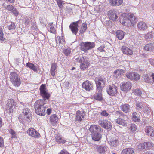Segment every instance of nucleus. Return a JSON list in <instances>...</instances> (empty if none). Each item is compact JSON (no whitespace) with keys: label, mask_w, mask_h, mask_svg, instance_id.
I'll list each match as a JSON object with an SVG mask.
<instances>
[{"label":"nucleus","mask_w":154,"mask_h":154,"mask_svg":"<svg viewBox=\"0 0 154 154\" xmlns=\"http://www.w3.org/2000/svg\"><path fill=\"white\" fill-rule=\"evenodd\" d=\"M40 91L41 95L44 99V100H39L35 103L34 105L36 113L39 115L44 116L45 114L46 108L44 101L45 99H48L50 97L49 94L46 91L45 86L42 84L40 87Z\"/></svg>","instance_id":"f257e3e1"},{"label":"nucleus","mask_w":154,"mask_h":154,"mask_svg":"<svg viewBox=\"0 0 154 154\" xmlns=\"http://www.w3.org/2000/svg\"><path fill=\"white\" fill-rule=\"evenodd\" d=\"M17 74L14 72H11L10 76V81L13 85L18 87L21 84V81Z\"/></svg>","instance_id":"f03ea898"},{"label":"nucleus","mask_w":154,"mask_h":154,"mask_svg":"<svg viewBox=\"0 0 154 154\" xmlns=\"http://www.w3.org/2000/svg\"><path fill=\"white\" fill-rule=\"evenodd\" d=\"M81 50L85 52L93 48L95 46V44L94 42H82L80 44Z\"/></svg>","instance_id":"7ed1b4c3"},{"label":"nucleus","mask_w":154,"mask_h":154,"mask_svg":"<svg viewBox=\"0 0 154 154\" xmlns=\"http://www.w3.org/2000/svg\"><path fill=\"white\" fill-rule=\"evenodd\" d=\"M82 22V20H79L76 22H72L71 23L69 27L73 34L76 35L79 30L78 28L79 24H80Z\"/></svg>","instance_id":"20e7f679"},{"label":"nucleus","mask_w":154,"mask_h":154,"mask_svg":"<svg viewBox=\"0 0 154 154\" xmlns=\"http://www.w3.org/2000/svg\"><path fill=\"white\" fill-rule=\"evenodd\" d=\"M97 79H96L95 80L96 88L99 92H101L105 86V81L102 78H99Z\"/></svg>","instance_id":"39448f33"},{"label":"nucleus","mask_w":154,"mask_h":154,"mask_svg":"<svg viewBox=\"0 0 154 154\" xmlns=\"http://www.w3.org/2000/svg\"><path fill=\"white\" fill-rule=\"evenodd\" d=\"M98 123L102 127L108 130L111 129V123L107 120H100L98 121Z\"/></svg>","instance_id":"423d86ee"},{"label":"nucleus","mask_w":154,"mask_h":154,"mask_svg":"<svg viewBox=\"0 0 154 154\" xmlns=\"http://www.w3.org/2000/svg\"><path fill=\"white\" fill-rule=\"evenodd\" d=\"M96 152L99 154H106L108 151V147L103 145H97L95 147Z\"/></svg>","instance_id":"0eeeda50"},{"label":"nucleus","mask_w":154,"mask_h":154,"mask_svg":"<svg viewBox=\"0 0 154 154\" xmlns=\"http://www.w3.org/2000/svg\"><path fill=\"white\" fill-rule=\"evenodd\" d=\"M117 87L115 85L112 84L109 85L106 89L108 94L110 96H114L117 93Z\"/></svg>","instance_id":"6e6552de"},{"label":"nucleus","mask_w":154,"mask_h":154,"mask_svg":"<svg viewBox=\"0 0 154 154\" xmlns=\"http://www.w3.org/2000/svg\"><path fill=\"white\" fill-rule=\"evenodd\" d=\"M125 75L127 78L132 80L137 81L140 79L139 75L137 73L131 72L126 73Z\"/></svg>","instance_id":"1a4fd4ad"},{"label":"nucleus","mask_w":154,"mask_h":154,"mask_svg":"<svg viewBox=\"0 0 154 154\" xmlns=\"http://www.w3.org/2000/svg\"><path fill=\"white\" fill-rule=\"evenodd\" d=\"M108 16L109 18L113 21H116L118 20L117 11L115 9L109 11L108 13Z\"/></svg>","instance_id":"9d476101"},{"label":"nucleus","mask_w":154,"mask_h":154,"mask_svg":"<svg viewBox=\"0 0 154 154\" xmlns=\"http://www.w3.org/2000/svg\"><path fill=\"white\" fill-rule=\"evenodd\" d=\"M27 134L35 138H38L40 137V134L33 128H30L27 131Z\"/></svg>","instance_id":"9b49d317"},{"label":"nucleus","mask_w":154,"mask_h":154,"mask_svg":"<svg viewBox=\"0 0 154 154\" xmlns=\"http://www.w3.org/2000/svg\"><path fill=\"white\" fill-rule=\"evenodd\" d=\"M15 107L14 100L13 99L9 100L6 106V110L8 112L11 113Z\"/></svg>","instance_id":"f8f14e48"},{"label":"nucleus","mask_w":154,"mask_h":154,"mask_svg":"<svg viewBox=\"0 0 154 154\" xmlns=\"http://www.w3.org/2000/svg\"><path fill=\"white\" fill-rule=\"evenodd\" d=\"M82 88L87 91H90L93 88L91 83L88 80L85 81L83 83Z\"/></svg>","instance_id":"ddd939ff"},{"label":"nucleus","mask_w":154,"mask_h":154,"mask_svg":"<svg viewBox=\"0 0 154 154\" xmlns=\"http://www.w3.org/2000/svg\"><path fill=\"white\" fill-rule=\"evenodd\" d=\"M89 130L91 135L96 132H101L102 131V129L100 126L95 125H91L89 128Z\"/></svg>","instance_id":"4468645a"},{"label":"nucleus","mask_w":154,"mask_h":154,"mask_svg":"<svg viewBox=\"0 0 154 154\" xmlns=\"http://www.w3.org/2000/svg\"><path fill=\"white\" fill-rule=\"evenodd\" d=\"M132 87V84L130 82L122 83L120 88L122 91H128L130 90Z\"/></svg>","instance_id":"2eb2a0df"},{"label":"nucleus","mask_w":154,"mask_h":154,"mask_svg":"<svg viewBox=\"0 0 154 154\" xmlns=\"http://www.w3.org/2000/svg\"><path fill=\"white\" fill-rule=\"evenodd\" d=\"M125 68L123 66L121 67V68H119L115 70L113 72V74L116 78L125 72Z\"/></svg>","instance_id":"dca6fc26"},{"label":"nucleus","mask_w":154,"mask_h":154,"mask_svg":"<svg viewBox=\"0 0 154 154\" xmlns=\"http://www.w3.org/2000/svg\"><path fill=\"white\" fill-rule=\"evenodd\" d=\"M89 65L90 63L88 61V59L86 58V59L81 63L80 67L81 70H84L88 68Z\"/></svg>","instance_id":"f3484780"},{"label":"nucleus","mask_w":154,"mask_h":154,"mask_svg":"<svg viewBox=\"0 0 154 154\" xmlns=\"http://www.w3.org/2000/svg\"><path fill=\"white\" fill-rule=\"evenodd\" d=\"M145 130L147 135L151 137H153L154 136V130L152 127L147 126L145 128Z\"/></svg>","instance_id":"a211bd4d"},{"label":"nucleus","mask_w":154,"mask_h":154,"mask_svg":"<svg viewBox=\"0 0 154 154\" xmlns=\"http://www.w3.org/2000/svg\"><path fill=\"white\" fill-rule=\"evenodd\" d=\"M121 50L123 53L125 54L131 55L133 53V51L131 50L125 46H122Z\"/></svg>","instance_id":"6ab92c4d"},{"label":"nucleus","mask_w":154,"mask_h":154,"mask_svg":"<svg viewBox=\"0 0 154 154\" xmlns=\"http://www.w3.org/2000/svg\"><path fill=\"white\" fill-rule=\"evenodd\" d=\"M91 136L92 139L95 141H98L102 138V135L99 132L93 133V134H92Z\"/></svg>","instance_id":"aec40b11"},{"label":"nucleus","mask_w":154,"mask_h":154,"mask_svg":"<svg viewBox=\"0 0 154 154\" xmlns=\"http://www.w3.org/2000/svg\"><path fill=\"white\" fill-rule=\"evenodd\" d=\"M115 122L118 124L122 125L123 126H125L126 125V122L123 118L122 117L118 118L115 120Z\"/></svg>","instance_id":"412c9836"},{"label":"nucleus","mask_w":154,"mask_h":154,"mask_svg":"<svg viewBox=\"0 0 154 154\" xmlns=\"http://www.w3.org/2000/svg\"><path fill=\"white\" fill-rule=\"evenodd\" d=\"M116 37L119 40L122 39L124 37L125 33L121 30H119L116 32Z\"/></svg>","instance_id":"4be33fe9"},{"label":"nucleus","mask_w":154,"mask_h":154,"mask_svg":"<svg viewBox=\"0 0 154 154\" xmlns=\"http://www.w3.org/2000/svg\"><path fill=\"white\" fill-rule=\"evenodd\" d=\"M23 113L24 115L27 119H30L32 117V114L29 109L25 108L23 111Z\"/></svg>","instance_id":"5701e85b"},{"label":"nucleus","mask_w":154,"mask_h":154,"mask_svg":"<svg viewBox=\"0 0 154 154\" xmlns=\"http://www.w3.org/2000/svg\"><path fill=\"white\" fill-rule=\"evenodd\" d=\"M120 108L124 112H128L130 109V106L128 104H125L120 106Z\"/></svg>","instance_id":"b1692460"},{"label":"nucleus","mask_w":154,"mask_h":154,"mask_svg":"<svg viewBox=\"0 0 154 154\" xmlns=\"http://www.w3.org/2000/svg\"><path fill=\"white\" fill-rule=\"evenodd\" d=\"M144 49L147 51H151L154 49V43H151L146 44L144 47Z\"/></svg>","instance_id":"393cba45"},{"label":"nucleus","mask_w":154,"mask_h":154,"mask_svg":"<svg viewBox=\"0 0 154 154\" xmlns=\"http://www.w3.org/2000/svg\"><path fill=\"white\" fill-rule=\"evenodd\" d=\"M137 26L140 30H144L147 28L146 24L145 22H143L139 23L137 24Z\"/></svg>","instance_id":"a878e982"},{"label":"nucleus","mask_w":154,"mask_h":154,"mask_svg":"<svg viewBox=\"0 0 154 154\" xmlns=\"http://www.w3.org/2000/svg\"><path fill=\"white\" fill-rule=\"evenodd\" d=\"M109 142L110 145L116 147L119 144V141L115 137H113L110 139Z\"/></svg>","instance_id":"bb28decb"},{"label":"nucleus","mask_w":154,"mask_h":154,"mask_svg":"<svg viewBox=\"0 0 154 154\" xmlns=\"http://www.w3.org/2000/svg\"><path fill=\"white\" fill-rule=\"evenodd\" d=\"M144 106V103L143 102L137 101L136 104V109L137 111H141Z\"/></svg>","instance_id":"cd10ccee"},{"label":"nucleus","mask_w":154,"mask_h":154,"mask_svg":"<svg viewBox=\"0 0 154 154\" xmlns=\"http://www.w3.org/2000/svg\"><path fill=\"white\" fill-rule=\"evenodd\" d=\"M123 2V0H110L111 5L113 6H119Z\"/></svg>","instance_id":"c85d7f7f"},{"label":"nucleus","mask_w":154,"mask_h":154,"mask_svg":"<svg viewBox=\"0 0 154 154\" xmlns=\"http://www.w3.org/2000/svg\"><path fill=\"white\" fill-rule=\"evenodd\" d=\"M134 151L132 148L125 149L122 151L121 154H134Z\"/></svg>","instance_id":"c756f323"},{"label":"nucleus","mask_w":154,"mask_h":154,"mask_svg":"<svg viewBox=\"0 0 154 154\" xmlns=\"http://www.w3.org/2000/svg\"><path fill=\"white\" fill-rule=\"evenodd\" d=\"M57 66V64L55 63H52L51 65L50 72L51 75L53 76H54L55 75Z\"/></svg>","instance_id":"7c9ffc66"},{"label":"nucleus","mask_w":154,"mask_h":154,"mask_svg":"<svg viewBox=\"0 0 154 154\" xmlns=\"http://www.w3.org/2000/svg\"><path fill=\"white\" fill-rule=\"evenodd\" d=\"M26 66L27 67L30 68L35 72L37 71V66L34 65V64L32 63L29 62L26 63Z\"/></svg>","instance_id":"2f4dec72"},{"label":"nucleus","mask_w":154,"mask_h":154,"mask_svg":"<svg viewBox=\"0 0 154 154\" xmlns=\"http://www.w3.org/2000/svg\"><path fill=\"white\" fill-rule=\"evenodd\" d=\"M50 119L51 122L53 124L57 122L58 121V118L56 114L51 116Z\"/></svg>","instance_id":"473e14b6"},{"label":"nucleus","mask_w":154,"mask_h":154,"mask_svg":"<svg viewBox=\"0 0 154 154\" xmlns=\"http://www.w3.org/2000/svg\"><path fill=\"white\" fill-rule=\"evenodd\" d=\"M143 80L146 83H150L152 82V81L151 79V77L148 74L144 75L143 76Z\"/></svg>","instance_id":"72a5a7b5"},{"label":"nucleus","mask_w":154,"mask_h":154,"mask_svg":"<svg viewBox=\"0 0 154 154\" xmlns=\"http://www.w3.org/2000/svg\"><path fill=\"white\" fill-rule=\"evenodd\" d=\"M131 119L134 122H138L140 120V119L138 115L136 112H134L132 113Z\"/></svg>","instance_id":"f704fd0d"},{"label":"nucleus","mask_w":154,"mask_h":154,"mask_svg":"<svg viewBox=\"0 0 154 154\" xmlns=\"http://www.w3.org/2000/svg\"><path fill=\"white\" fill-rule=\"evenodd\" d=\"M56 141L58 143H64L66 141L63 139V138L58 136L56 137Z\"/></svg>","instance_id":"c9c22d12"},{"label":"nucleus","mask_w":154,"mask_h":154,"mask_svg":"<svg viewBox=\"0 0 154 154\" xmlns=\"http://www.w3.org/2000/svg\"><path fill=\"white\" fill-rule=\"evenodd\" d=\"M99 92V93L97 94L94 96V98L96 100L101 101L103 99L102 94L101 93V92Z\"/></svg>","instance_id":"e433bc0d"},{"label":"nucleus","mask_w":154,"mask_h":154,"mask_svg":"<svg viewBox=\"0 0 154 154\" xmlns=\"http://www.w3.org/2000/svg\"><path fill=\"white\" fill-rule=\"evenodd\" d=\"M133 93L138 96H140L142 93L141 90L140 89H134L133 90Z\"/></svg>","instance_id":"4c0bfd02"},{"label":"nucleus","mask_w":154,"mask_h":154,"mask_svg":"<svg viewBox=\"0 0 154 154\" xmlns=\"http://www.w3.org/2000/svg\"><path fill=\"white\" fill-rule=\"evenodd\" d=\"M87 25L85 23H83L82 24V26L81 27L80 30H79L80 33L83 34L87 29Z\"/></svg>","instance_id":"58836bf2"},{"label":"nucleus","mask_w":154,"mask_h":154,"mask_svg":"<svg viewBox=\"0 0 154 154\" xmlns=\"http://www.w3.org/2000/svg\"><path fill=\"white\" fill-rule=\"evenodd\" d=\"M86 58H88L86 57H83L82 56H80L76 59V61L81 63L84 62L85 59H86Z\"/></svg>","instance_id":"ea45409f"},{"label":"nucleus","mask_w":154,"mask_h":154,"mask_svg":"<svg viewBox=\"0 0 154 154\" xmlns=\"http://www.w3.org/2000/svg\"><path fill=\"white\" fill-rule=\"evenodd\" d=\"M8 29L10 30L13 31L16 28L15 24L14 22H11V24L7 26Z\"/></svg>","instance_id":"a19ab883"},{"label":"nucleus","mask_w":154,"mask_h":154,"mask_svg":"<svg viewBox=\"0 0 154 154\" xmlns=\"http://www.w3.org/2000/svg\"><path fill=\"white\" fill-rule=\"evenodd\" d=\"M83 118V115L82 114L77 113L76 114L75 120L77 121H81Z\"/></svg>","instance_id":"79ce46f5"},{"label":"nucleus","mask_w":154,"mask_h":154,"mask_svg":"<svg viewBox=\"0 0 154 154\" xmlns=\"http://www.w3.org/2000/svg\"><path fill=\"white\" fill-rule=\"evenodd\" d=\"M60 8L62 9L63 5L65 4L64 2L61 0H55Z\"/></svg>","instance_id":"37998d69"},{"label":"nucleus","mask_w":154,"mask_h":154,"mask_svg":"<svg viewBox=\"0 0 154 154\" xmlns=\"http://www.w3.org/2000/svg\"><path fill=\"white\" fill-rule=\"evenodd\" d=\"M146 142L142 143L138 145V148L140 150H143L146 149Z\"/></svg>","instance_id":"c03bdc74"},{"label":"nucleus","mask_w":154,"mask_h":154,"mask_svg":"<svg viewBox=\"0 0 154 154\" xmlns=\"http://www.w3.org/2000/svg\"><path fill=\"white\" fill-rule=\"evenodd\" d=\"M63 53L66 56L69 55L71 53V50L69 48L64 49L63 51Z\"/></svg>","instance_id":"a18cd8bd"},{"label":"nucleus","mask_w":154,"mask_h":154,"mask_svg":"<svg viewBox=\"0 0 154 154\" xmlns=\"http://www.w3.org/2000/svg\"><path fill=\"white\" fill-rule=\"evenodd\" d=\"M115 116L116 117L119 118L126 116L122 112L119 111H116L115 114Z\"/></svg>","instance_id":"49530a36"},{"label":"nucleus","mask_w":154,"mask_h":154,"mask_svg":"<svg viewBox=\"0 0 154 154\" xmlns=\"http://www.w3.org/2000/svg\"><path fill=\"white\" fill-rule=\"evenodd\" d=\"M152 38V35L151 32L148 33L145 35V39L147 41H149Z\"/></svg>","instance_id":"de8ad7c7"},{"label":"nucleus","mask_w":154,"mask_h":154,"mask_svg":"<svg viewBox=\"0 0 154 154\" xmlns=\"http://www.w3.org/2000/svg\"><path fill=\"white\" fill-rule=\"evenodd\" d=\"M56 41L57 43L58 42L59 45H60V44H62L63 42V40L59 36H57V37L56 38Z\"/></svg>","instance_id":"09e8293b"},{"label":"nucleus","mask_w":154,"mask_h":154,"mask_svg":"<svg viewBox=\"0 0 154 154\" xmlns=\"http://www.w3.org/2000/svg\"><path fill=\"white\" fill-rule=\"evenodd\" d=\"M3 30L2 28L0 27V41H3L4 39L3 37Z\"/></svg>","instance_id":"8fccbe9b"},{"label":"nucleus","mask_w":154,"mask_h":154,"mask_svg":"<svg viewBox=\"0 0 154 154\" xmlns=\"http://www.w3.org/2000/svg\"><path fill=\"white\" fill-rule=\"evenodd\" d=\"M9 132L11 134V138H15L16 137V135L15 132L12 129H11L9 131Z\"/></svg>","instance_id":"3c124183"},{"label":"nucleus","mask_w":154,"mask_h":154,"mask_svg":"<svg viewBox=\"0 0 154 154\" xmlns=\"http://www.w3.org/2000/svg\"><path fill=\"white\" fill-rule=\"evenodd\" d=\"M128 18L127 17L124 16H121L120 18V23L122 24L124 23L125 21L127 20Z\"/></svg>","instance_id":"603ef678"},{"label":"nucleus","mask_w":154,"mask_h":154,"mask_svg":"<svg viewBox=\"0 0 154 154\" xmlns=\"http://www.w3.org/2000/svg\"><path fill=\"white\" fill-rule=\"evenodd\" d=\"M146 149L149 148L151 147H153V144L151 142H146Z\"/></svg>","instance_id":"864d4df0"},{"label":"nucleus","mask_w":154,"mask_h":154,"mask_svg":"<svg viewBox=\"0 0 154 154\" xmlns=\"http://www.w3.org/2000/svg\"><path fill=\"white\" fill-rule=\"evenodd\" d=\"M98 8L100 11H102L104 10L105 6L102 4L99 5Z\"/></svg>","instance_id":"5fc2aeb1"},{"label":"nucleus","mask_w":154,"mask_h":154,"mask_svg":"<svg viewBox=\"0 0 154 154\" xmlns=\"http://www.w3.org/2000/svg\"><path fill=\"white\" fill-rule=\"evenodd\" d=\"M131 23V22L130 18H128L125 21V22H124L123 24V25L125 26H127L130 25Z\"/></svg>","instance_id":"6e6d98bb"},{"label":"nucleus","mask_w":154,"mask_h":154,"mask_svg":"<svg viewBox=\"0 0 154 154\" xmlns=\"http://www.w3.org/2000/svg\"><path fill=\"white\" fill-rule=\"evenodd\" d=\"M48 31L51 33H54L55 32V29L53 26L52 23L50 25V30H49Z\"/></svg>","instance_id":"4d7b16f0"},{"label":"nucleus","mask_w":154,"mask_h":154,"mask_svg":"<svg viewBox=\"0 0 154 154\" xmlns=\"http://www.w3.org/2000/svg\"><path fill=\"white\" fill-rule=\"evenodd\" d=\"M14 8L13 6L11 5H7L6 9H7L9 11H11L12 10L14 9Z\"/></svg>","instance_id":"13d9d810"},{"label":"nucleus","mask_w":154,"mask_h":154,"mask_svg":"<svg viewBox=\"0 0 154 154\" xmlns=\"http://www.w3.org/2000/svg\"><path fill=\"white\" fill-rule=\"evenodd\" d=\"M100 114L101 116L105 117H107L109 115V113L105 110L102 111L100 113Z\"/></svg>","instance_id":"bf43d9fd"},{"label":"nucleus","mask_w":154,"mask_h":154,"mask_svg":"<svg viewBox=\"0 0 154 154\" xmlns=\"http://www.w3.org/2000/svg\"><path fill=\"white\" fill-rule=\"evenodd\" d=\"M130 17H129L130 20L131 22V23H133L134 21H135L136 20V18L133 15H130Z\"/></svg>","instance_id":"052dcab7"},{"label":"nucleus","mask_w":154,"mask_h":154,"mask_svg":"<svg viewBox=\"0 0 154 154\" xmlns=\"http://www.w3.org/2000/svg\"><path fill=\"white\" fill-rule=\"evenodd\" d=\"M130 128L133 131H135L136 129V126L135 124H132L131 125Z\"/></svg>","instance_id":"680f3d73"},{"label":"nucleus","mask_w":154,"mask_h":154,"mask_svg":"<svg viewBox=\"0 0 154 154\" xmlns=\"http://www.w3.org/2000/svg\"><path fill=\"white\" fill-rule=\"evenodd\" d=\"M12 12L15 16H18L19 14V12L16 9L14 8L11 11Z\"/></svg>","instance_id":"e2e57ef3"},{"label":"nucleus","mask_w":154,"mask_h":154,"mask_svg":"<svg viewBox=\"0 0 154 154\" xmlns=\"http://www.w3.org/2000/svg\"><path fill=\"white\" fill-rule=\"evenodd\" d=\"M105 26H108L111 25L112 22L111 21L109 20H108L106 21L105 22Z\"/></svg>","instance_id":"0e129e2a"},{"label":"nucleus","mask_w":154,"mask_h":154,"mask_svg":"<svg viewBox=\"0 0 154 154\" xmlns=\"http://www.w3.org/2000/svg\"><path fill=\"white\" fill-rule=\"evenodd\" d=\"M144 112L145 113H146V114H149L150 113V108L148 107H145L144 108Z\"/></svg>","instance_id":"69168bd1"},{"label":"nucleus","mask_w":154,"mask_h":154,"mask_svg":"<svg viewBox=\"0 0 154 154\" xmlns=\"http://www.w3.org/2000/svg\"><path fill=\"white\" fill-rule=\"evenodd\" d=\"M59 154H69L68 152L65 149H63L59 153Z\"/></svg>","instance_id":"338daca9"},{"label":"nucleus","mask_w":154,"mask_h":154,"mask_svg":"<svg viewBox=\"0 0 154 154\" xmlns=\"http://www.w3.org/2000/svg\"><path fill=\"white\" fill-rule=\"evenodd\" d=\"M105 47L104 46H101L98 48V50L100 52L105 51V50L104 49Z\"/></svg>","instance_id":"774afa93"}]
</instances>
